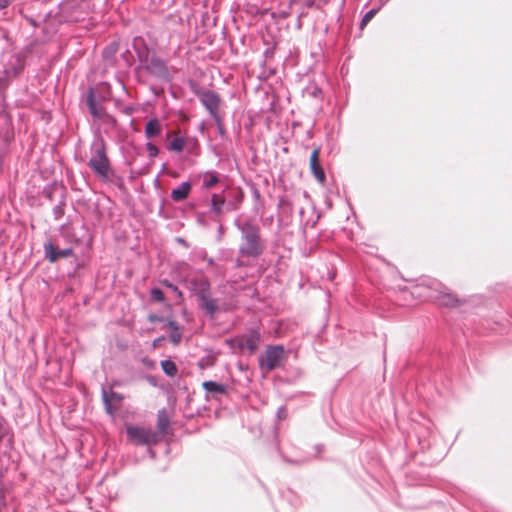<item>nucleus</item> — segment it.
I'll use <instances>...</instances> for the list:
<instances>
[{
	"label": "nucleus",
	"instance_id": "ddd939ff",
	"mask_svg": "<svg viewBox=\"0 0 512 512\" xmlns=\"http://www.w3.org/2000/svg\"><path fill=\"white\" fill-rule=\"evenodd\" d=\"M87 104H88V108H89V111L90 113L96 117V118H101L105 111H104V108L101 107V106H98L95 102V97H94V92L92 89L89 90V93H88V96H87Z\"/></svg>",
	"mask_w": 512,
	"mask_h": 512
},
{
	"label": "nucleus",
	"instance_id": "9d476101",
	"mask_svg": "<svg viewBox=\"0 0 512 512\" xmlns=\"http://www.w3.org/2000/svg\"><path fill=\"white\" fill-rule=\"evenodd\" d=\"M199 306L206 311L210 316H214L219 311L217 300L210 297L206 291H201L198 294Z\"/></svg>",
	"mask_w": 512,
	"mask_h": 512
},
{
	"label": "nucleus",
	"instance_id": "5701e85b",
	"mask_svg": "<svg viewBox=\"0 0 512 512\" xmlns=\"http://www.w3.org/2000/svg\"><path fill=\"white\" fill-rule=\"evenodd\" d=\"M151 67L154 71L159 73H165L167 71L165 63L160 59H153L151 61Z\"/></svg>",
	"mask_w": 512,
	"mask_h": 512
},
{
	"label": "nucleus",
	"instance_id": "a211bd4d",
	"mask_svg": "<svg viewBox=\"0 0 512 512\" xmlns=\"http://www.w3.org/2000/svg\"><path fill=\"white\" fill-rule=\"evenodd\" d=\"M168 326L171 331V335H170L171 341L174 344H178L181 341V333L179 331V327H178L177 323L175 321H169Z\"/></svg>",
	"mask_w": 512,
	"mask_h": 512
},
{
	"label": "nucleus",
	"instance_id": "412c9836",
	"mask_svg": "<svg viewBox=\"0 0 512 512\" xmlns=\"http://www.w3.org/2000/svg\"><path fill=\"white\" fill-rule=\"evenodd\" d=\"M224 203H225V199L223 197H221L217 194H214L212 196V209L216 213L221 212V209H222V206L224 205Z\"/></svg>",
	"mask_w": 512,
	"mask_h": 512
},
{
	"label": "nucleus",
	"instance_id": "6ab92c4d",
	"mask_svg": "<svg viewBox=\"0 0 512 512\" xmlns=\"http://www.w3.org/2000/svg\"><path fill=\"white\" fill-rule=\"evenodd\" d=\"M161 367L163 371L170 377H173L177 374V366L176 364L171 360H164L161 362Z\"/></svg>",
	"mask_w": 512,
	"mask_h": 512
},
{
	"label": "nucleus",
	"instance_id": "1a4fd4ad",
	"mask_svg": "<svg viewBox=\"0 0 512 512\" xmlns=\"http://www.w3.org/2000/svg\"><path fill=\"white\" fill-rule=\"evenodd\" d=\"M102 399L105 404V410L108 414L113 415L115 411L117 410V407L114 406V404H120L124 397L122 394L117 393L115 391L106 392L103 390L102 392Z\"/></svg>",
	"mask_w": 512,
	"mask_h": 512
},
{
	"label": "nucleus",
	"instance_id": "bb28decb",
	"mask_svg": "<svg viewBox=\"0 0 512 512\" xmlns=\"http://www.w3.org/2000/svg\"><path fill=\"white\" fill-rule=\"evenodd\" d=\"M15 0H0V9H5Z\"/></svg>",
	"mask_w": 512,
	"mask_h": 512
},
{
	"label": "nucleus",
	"instance_id": "9b49d317",
	"mask_svg": "<svg viewBox=\"0 0 512 512\" xmlns=\"http://www.w3.org/2000/svg\"><path fill=\"white\" fill-rule=\"evenodd\" d=\"M201 101L209 112L216 116L220 104V98L218 95L211 91L206 92L202 95Z\"/></svg>",
	"mask_w": 512,
	"mask_h": 512
},
{
	"label": "nucleus",
	"instance_id": "6e6552de",
	"mask_svg": "<svg viewBox=\"0 0 512 512\" xmlns=\"http://www.w3.org/2000/svg\"><path fill=\"white\" fill-rule=\"evenodd\" d=\"M44 253L46 259L49 260V262L54 263L58 261L60 258H67L72 256L73 250L71 248L59 250L57 247L53 245V243L47 242L44 244Z\"/></svg>",
	"mask_w": 512,
	"mask_h": 512
},
{
	"label": "nucleus",
	"instance_id": "4468645a",
	"mask_svg": "<svg viewBox=\"0 0 512 512\" xmlns=\"http://www.w3.org/2000/svg\"><path fill=\"white\" fill-rule=\"evenodd\" d=\"M161 131L162 125L158 119L148 121L145 126V136L149 139L158 136Z\"/></svg>",
	"mask_w": 512,
	"mask_h": 512
},
{
	"label": "nucleus",
	"instance_id": "0eeeda50",
	"mask_svg": "<svg viewBox=\"0 0 512 512\" xmlns=\"http://www.w3.org/2000/svg\"><path fill=\"white\" fill-rule=\"evenodd\" d=\"M310 170L314 177L318 180L320 183H324L326 180L325 172L320 164V148L316 147L313 149L311 155H310Z\"/></svg>",
	"mask_w": 512,
	"mask_h": 512
},
{
	"label": "nucleus",
	"instance_id": "aec40b11",
	"mask_svg": "<svg viewBox=\"0 0 512 512\" xmlns=\"http://www.w3.org/2000/svg\"><path fill=\"white\" fill-rule=\"evenodd\" d=\"M185 140L182 137H175L169 143V150L175 152H181L184 149Z\"/></svg>",
	"mask_w": 512,
	"mask_h": 512
},
{
	"label": "nucleus",
	"instance_id": "20e7f679",
	"mask_svg": "<svg viewBox=\"0 0 512 512\" xmlns=\"http://www.w3.org/2000/svg\"><path fill=\"white\" fill-rule=\"evenodd\" d=\"M284 359V348L282 346H269L260 357V367L272 371L278 367Z\"/></svg>",
	"mask_w": 512,
	"mask_h": 512
},
{
	"label": "nucleus",
	"instance_id": "b1692460",
	"mask_svg": "<svg viewBox=\"0 0 512 512\" xmlns=\"http://www.w3.org/2000/svg\"><path fill=\"white\" fill-rule=\"evenodd\" d=\"M160 284L164 287L169 288L172 292H174L177 295L178 298H182V292L178 289V287L170 283L168 280H161Z\"/></svg>",
	"mask_w": 512,
	"mask_h": 512
},
{
	"label": "nucleus",
	"instance_id": "7ed1b4c3",
	"mask_svg": "<svg viewBox=\"0 0 512 512\" xmlns=\"http://www.w3.org/2000/svg\"><path fill=\"white\" fill-rule=\"evenodd\" d=\"M128 440L136 445H150L158 441V435L150 428L128 426L126 428Z\"/></svg>",
	"mask_w": 512,
	"mask_h": 512
},
{
	"label": "nucleus",
	"instance_id": "f03ea898",
	"mask_svg": "<svg viewBox=\"0 0 512 512\" xmlns=\"http://www.w3.org/2000/svg\"><path fill=\"white\" fill-rule=\"evenodd\" d=\"M88 165L101 180H109L111 172L110 161L103 142L93 145V154L89 159Z\"/></svg>",
	"mask_w": 512,
	"mask_h": 512
},
{
	"label": "nucleus",
	"instance_id": "393cba45",
	"mask_svg": "<svg viewBox=\"0 0 512 512\" xmlns=\"http://www.w3.org/2000/svg\"><path fill=\"white\" fill-rule=\"evenodd\" d=\"M151 298L157 302H163L165 297L164 293L159 288H153L150 292Z\"/></svg>",
	"mask_w": 512,
	"mask_h": 512
},
{
	"label": "nucleus",
	"instance_id": "a878e982",
	"mask_svg": "<svg viewBox=\"0 0 512 512\" xmlns=\"http://www.w3.org/2000/svg\"><path fill=\"white\" fill-rule=\"evenodd\" d=\"M146 150L148 152L149 157L151 158L156 157L159 153L157 146L152 143H147Z\"/></svg>",
	"mask_w": 512,
	"mask_h": 512
},
{
	"label": "nucleus",
	"instance_id": "f3484780",
	"mask_svg": "<svg viewBox=\"0 0 512 512\" xmlns=\"http://www.w3.org/2000/svg\"><path fill=\"white\" fill-rule=\"evenodd\" d=\"M203 388L207 392L211 393H224L225 392V386L213 381H206L203 383Z\"/></svg>",
	"mask_w": 512,
	"mask_h": 512
},
{
	"label": "nucleus",
	"instance_id": "39448f33",
	"mask_svg": "<svg viewBox=\"0 0 512 512\" xmlns=\"http://www.w3.org/2000/svg\"><path fill=\"white\" fill-rule=\"evenodd\" d=\"M259 343L260 334L254 331L232 340V344L237 346L241 351L248 350L251 354L255 353L258 349Z\"/></svg>",
	"mask_w": 512,
	"mask_h": 512
},
{
	"label": "nucleus",
	"instance_id": "dca6fc26",
	"mask_svg": "<svg viewBox=\"0 0 512 512\" xmlns=\"http://www.w3.org/2000/svg\"><path fill=\"white\" fill-rule=\"evenodd\" d=\"M219 182L218 175L215 172H206L203 176V185L206 188H212Z\"/></svg>",
	"mask_w": 512,
	"mask_h": 512
},
{
	"label": "nucleus",
	"instance_id": "423d86ee",
	"mask_svg": "<svg viewBox=\"0 0 512 512\" xmlns=\"http://www.w3.org/2000/svg\"><path fill=\"white\" fill-rule=\"evenodd\" d=\"M434 300L440 306L447 308H457L465 303V300L461 299L457 294L447 290L438 291L434 296Z\"/></svg>",
	"mask_w": 512,
	"mask_h": 512
},
{
	"label": "nucleus",
	"instance_id": "f257e3e1",
	"mask_svg": "<svg viewBox=\"0 0 512 512\" xmlns=\"http://www.w3.org/2000/svg\"><path fill=\"white\" fill-rule=\"evenodd\" d=\"M243 235V243L240 246V253L245 256L257 257L263 251V243L260 237L258 226L245 222L240 226Z\"/></svg>",
	"mask_w": 512,
	"mask_h": 512
},
{
	"label": "nucleus",
	"instance_id": "2eb2a0df",
	"mask_svg": "<svg viewBox=\"0 0 512 512\" xmlns=\"http://www.w3.org/2000/svg\"><path fill=\"white\" fill-rule=\"evenodd\" d=\"M157 427L161 433H166L169 427V418L165 410H161L157 415Z\"/></svg>",
	"mask_w": 512,
	"mask_h": 512
},
{
	"label": "nucleus",
	"instance_id": "f8f14e48",
	"mask_svg": "<svg viewBox=\"0 0 512 512\" xmlns=\"http://www.w3.org/2000/svg\"><path fill=\"white\" fill-rule=\"evenodd\" d=\"M191 191V185L189 182H183L179 187L175 188L171 192V198L175 202L185 200Z\"/></svg>",
	"mask_w": 512,
	"mask_h": 512
},
{
	"label": "nucleus",
	"instance_id": "4be33fe9",
	"mask_svg": "<svg viewBox=\"0 0 512 512\" xmlns=\"http://www.w3.org/2000/svg\"><path fill=\"white\" fill-rule=\"evenodd\" d=\"M377 12V9H371L370 11H368L361 20L360 28L364 29L367 26V24L373 19Z\"/></svg>",
	"mask_w": 512,
	"mask_h": 512
}]
</instances>
